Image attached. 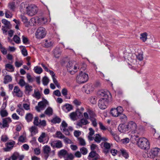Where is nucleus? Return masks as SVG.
Segmentation results:
<instances>
[{
  "mask_svg": "<svg viewBox=\"0 0 160 160\" xmlns=\"http://www.w3.org/2000/svg\"><path fill=\"white\" fill-rule=\"evenodd\" d=\"M156 157H160V149L158 148H153L147 153V157L154 159Z\"/></svg>",
  "mask_w": 160,
  "mask_h": 160,
  "instance_id": "obj_5",
  "label": "nucleus"
},
{
  "mask_svg": "<svg viewBox=\"0 0 160 160\" xmlns=\"http://www.w3.org/2000/svg\"><path fill=\"white\" fill-rule=\"evenodd\" d=\"M119 131L121 132L124 133L128 131L127 125L120 124L118 127Z\"/></svg>",
  "mask_w": 160,
  "mask_h": 160,
  "instance_id": "obj_19",
  "label": "nucleus"
},
{
  "mask_svg": "<svg viewBox=\"0 0 160 160\" xmlns=\"http://www.w3.org/2000/svg\"><path fill=\"white\" fill-rule=\"evenodd\" d=\"M103 146L106 150H105L104 152L106 153L108 152V149L110 148L111 146L109 143L105 142L103 143Z\"/></svg>",
  "mask_w": 160,
  "mask_h": 160,
  "instance_id": "obj_42",
  "label": "nucleus"
},
{
  "mask_svg": "<svg viewBox=\"0 0 160 160\" xmlns=\"http://www.w3.org/2000/svg\"><path fill=\"white\" fill-rule=\"evenodd\" d=\"M32 118L33 115L32 113H29L26 114L25 116V119L28 122H31L32 121Z\"/></svg>",
  "mask_w": 160,
  "mask_h": 160,
  "instance_id": "obj_38",
  "label": "nucleus"
},
{
  "mask_svg": "<svg viewBox=\"0 0 160 160\" xmlns=\"http://www.w3.org/2000/svg\"><path fill=\"white\" fill-rule=\"evenodd\" d=\"M79 141V144L82 146H84L85 145L86 143L84 139L83 138L79 137L78 138Z\"/></svg>",
  "mask_w": 160,
  "mask_h": 160,
  "instance_id": "obj_44",
  "label": "nucleus"
},
{
  "mask_svg": "<svg viewBox=\"0 0 160 160\" xmlns=\"http://www.w3.org/2000/svg\"><path fill=\"white\" fill-rule=\"evenodd\" d=\"M22 107L24 109L26 110H28L30 109V104L28 103H24Z\"/></svg>",
  "mask_w": 160,
  "mask_h": 160,
  "instance_id": "obj_63",
  "label": "nucleus"
},
{
  "mask_svg": "<svg viewBox=\"0 0 160 160\" xmlns=\"http://www.w3.org/2000/svg\"><path fill=\"white\" fill-rule=\"evenodd\" d=\"M88 75L85 72H81L76 78L77 82L79 83L85 82L88 79Z\"/></svg>",
  "mask_w": 160,
  "mask_h": 160,
  "instance_id": "obj_4",
  "label": "nucleus"
},
{
  "mask_svg": "<svg viewBox=\"0 0 160 160\" xmlns=\"http://www.w3.org/2000/svg\"><path fill=\"white\" fill-rule=\"evenodd\" d=\"M21 18L25 27H29L30 26V22L25 16H21Z\"/></svg>",
  "mask_w": 160,
  "mask_h": 160,
  "instance_id": "obj_24",
  "label": "nucleus"
},
{
  "mask_svg": "<svg viewBox=\"0 0 160 160\" xmlns=\"http://www.w3.org/2000/svg\"><path fill=\"white\" fill-rule=\"evenodd\" d=\"M96 159H100V157L98 154L96 152L94 151H92L89 154L88 156V158L89 159H90V158H94Z\"/></svg>",
  "mask_w": 160,
  "mask_h": 160,
  "instance_id": "obj_22",
  "label": "nucleus"
},
{
  "mask_svg": "<svg viewBox=\"0 0 160 160\" xmlns=\"http://www.w3.org/2000/svg\"><path fill=\"white\" fill-rule=\"evenodd\" d=\"M41 94L38 89H35L34 93L32 95V96L37 99H39L41 98Z\"/></svg>",
  "mask_w": 160,
  "mask_h": 160,
  "instance_id": "obj_26",
  "label": "nucleus"
},
{
  "mask_svg": "<svg viewBox=\"0 0 160 160\" xmlns=\"http://www.w3.org/2000/svg\"><path fill=\"white\" fill-rule=\"evenodd\" d=\"M50 144L53 148H61L62 147V143L61 141L58 140H51Z\"/></svg>",
  "mask_w": 160,
  "mask_h": 160,
  "instance_id": "obj_15",
  "label": "nucleus"
},
{
  "mask_svg": "<svg viewBox=\"0 0 160 160\" xmlns=\"http://www.w3.org/2000/svg\"><path fill=\"white\" fill-rule=\"evenodd\" d=\"M19 157V153L17 152H15L11 157L12 160H16Z\"/></svg>",
  "mask_w": 160,
  "mask_h": 160,
  "instance_id": "obj_52",
  "label": "nucleus"
},
{
  "mask_svg": "<svg viewBox=\"0 0 160 160\" xmlns=\"http://www.w3.org/2000/svg\"><path fill=\"white\" fill-rule=\"evenodd\" d=\"M29 131L31 133V136H33L38 132V128L34 126H33L29 128Z\"/></svg>",
  "mask_w": 160,
  "mask_h": 160,
  "instance_id": "obj_20",
  "label": "nucleus"
},
{
  "mask_svg": "<svg viewBox=\"0 0 160 160\" xmlns=\"http://www.w3.org/2000/svg\"><path fill=\"white\" fill-rule=\"evenodd\" d=\"M12 122L11 119L10 117L3 118L2 119V127L1 128H8L9 126V124Z\"/></svg>",
  "mask_w": 160,
  "mask_h": 160,
  "instance_id": "obj_16",
  "label": "nucleus"
},
{
  "mask_svg": "<svg viewBox=\"0 0 160 160\" xmlns=\"http://www.w3.org/2000/svg\"><path fill=\"white\" fill-rule=\"evenodd\" d=\"M2 22L6 27H8L10 24V22L5 19H3L2 20Z\"/></svg>",
  "mask_w": 160,
  "mask_h": 160,
  "instance_id": "obj_54",
  "label": "nucleus"
},
{
  "mask_svg": "<svg viewBox=\"0 0 160 160\" xmlns=\"http://www.w3.org/2000/svg\"><path fill=\"white\" fill-rule=\"evenodd\" d=\"M49 82V79L46 76H44L42 79L43 84L45 85H47Z\"/></svg>",
  "mask_w": 160,
  "mask_h": 160,
  "instance_id": "obj_48",
  "label": "nucleus"
},
{
  "mask_svg": "<svg viewBox=\"0 0 160 160\" xmlns=\"http://www.w3.org/2000/svg\"><path fill=\"white\" fill-rule=\"evenodd\" d=\"M16 111L19 115L21 116H23L25 113V111L23 108L17 109Z\"/></svg>",
  "mask_w": 160,
  "mask_h": 160,
  "instance_id": "obj_46",
  "label": "nucleus"
},
{
  "mask_svg": "<svg viewBox=\"0 0 160 160\" xmlns=\"http://www.w3.org/2000/svg\"><path fill=\"white\" fill-rule=\"evenodd\" d=\"M27 78L29 82H33L34 80L33 78L29 73L27 74Z\"/></svg>",
  "mask_w": 160,
  "mask_h": 160,
  "instance_id": "obj_60",
  "label": "nucleus"
},
{
  "mask_svg": "<svg viewBox=\"0 0 160 160\" xmlns=\"http://www.w3.org/2000/svg\"><path fill=\"white\" fill-rule=\"evenodd\" d=\"M52 109L50 107H48L45 111V114L48 116L52 115Z\"/></svg>",
  "mask_w": 160,
  "mask_h": 160,
  "instance_id": "obj_37",
  "label": "nucleus"
},
{
  "mask_svg": "<svg viewBox=\"0 0 160 160\" xmlns=\"http://www.w3.org/2000/svg\"><path fill=\"white\" fill-rule=\"evenodd\" d=\"M12 77L9 75H7L4 77L3 82L4 84H7L12 81Z\"/></svg>",
  "mask_w": 160,
  "mask_h": 160,
  "instance_id": "obj_29",
  "label": "nucleus"
},
{
  "mask_svg": "<svg viewBox=\"0 0 160 160\" xmlns=\"http://www.w3.org/2000/svg\"><path fill=\"white\" fill-rule=\"evenodd\" d=\"M53 137L60 139L65 138L64 135L60 131H57L56 134L53 135Z\"/></svg>",
  "mask_w": 160,
  "mask_h": 160,
  "instance_id": "obj_36",
  "label": "nucleus"
},
{
  "mask_svg": "<svg viewBox=\"0 0 160 160\" xmlns=\"http://www.w3.org/2000/svg\"><path fill=\"white\" fill-rule=\"evenodd\" d=\"M8 139V138L6 135H2L1 137V140L3 142H6Z\"/></svg>",
  "mask_w": 160,
  "mask_h": 160,
  "instance_id": "obj_61",
  "label": "nucleus"
},
{
  "mask_svg": "<svg viewBox=\"0 0 160 160\" xmlns=\"http://www.w3.org/2000/svg\"><path fill=\"white\" fill-rule=\"evenodd\" d=\"M15 144V142L12 141L8 142L7 143V148H5L6 151H8L12 149Z\"/></svg>",
  "mask_w": 160,
  "mask_h": 160,
  "instance_id": "obj_23",
  "label": "nucleus"
},
{
  "mask_svg": "<svg viewBox=\"0 0 160 160\" xmlns=\"http://www.w3.org/2000/svg\"><path fill=\"white\" fill-rule=\"evenodd\" d=\"M46 34V32L45 28L42 27H39L37 29L35 33L36 38L38 39H41L44 38Z\"/></svg>",
  "mask_w": 160,
  "mask_h": 160,
  "instance_id": "obj_7",
  "label": "nucleus"
},
{
  "mask_svg": "<svg viewBox=\"0 0 160 160\" xmlns=\"http://www.w3.org/2000/svg\"><path fill=\"white\" fill-rule=\"evenodd\" d=\"M94 140L96 142L99 143L101 140V137L100 135L98 134H96Z\"/></svg>",
  "mask_w": 160,
  "mask_h": 160,
  "instance_id": "obj_47",
  "label": "nucleus"
},
{
  "mask_svg": "<svg viewBox=\"0 0 160 160\" xmlns=\"http://www.w3.org/2000/svg\"><path fill=\"white\" fill-rule=\"evenodd\" d=\"M72 103L77 107L80 105L81 103V101L79 100L76 98L74 99L72 102Z\"/></svg>",
  "mask_w": 160,
  "mask_h": 160,
  "instance_id": "obj_50",
  "label": "nucleus"
},
{
  "mask_svg": "<svg viewBox=\"0 0 160 160\" xmlns=\"http://www.w3.org/2000/svg\"><path fill=\"white\" fill-rule=\"evenodd\" d=\"M122 155L126 159H127L129 157L128 153L126 150H121Z\"/></svg>",
  "mask_w": 160,
  "mask_h": 160,
  "instance_id": "obj_51",
  "label": "nucleus"
},
{
  "mask_svg": "<svg viewBox=\"0 0 160 160\" xmlns=\"http://www.w3.org/2000/svg\"><path fill=\"white\" fill-rule=\"evenodd\" d=\"M33 70L35 72L38 74H40L43 71L42 68L41 67L38 66L35 67L34 68Z\"/></svg>",
  "mask_w": 160,
  "mask_h": 160,
  "instance_id": "obj_30",
  "label": "nucleus"
},
{
  "mask_svg": "<svg viewBox=\"0 0 160 160\" xmlns=\"http://www.w3.org/2000/svg\"><path fill=\"white\" fill-rule=\"evenodd\" d=\"M89 123L87 119L82 118L81 119L80 122H78L77 125L78 126L82 127V125H85Z\"/></svg>",
  "mask_w": 160,
  "mask_h": 160,
  "instance_id": "obj_25",
  "label": "nucleus"
},
{
  "mask_svg": "<svg viewBox=\"0 0 160 160\" xmlns=\"http://www.w3.org/2000/svg\"><path fill=\"white\" fill-rule=\"evenodd\" d=\"M80 151L81 152V153L84 155L88 153V151L87 149L84 147H82L80 149Z\"/></svg>",
  "mask_w": 160,
  "mask_h": 160,
  "instance_id": "obj_57",
  "label": "nucleus"
},
{
  "mask_svg": "<svg viewBox=\"0 0 160 160\" xmlns=\"http://www.w3.org/2000/svg\"><path fill=\"white\" fill-rule=\"evenodd\" d=\"M136 55L137 58L140 61H142L143 59V52L141 50Z\"/></svg>",
  "mask_w": 160,
  "mask_h": 160,
  "instance_id": "obj_40",
  "label": "nucleus"
},
{
  "mask_svg": "<svg viewBox=\"0 0 160 160\" xmlns=\"http://www.w3.org/2000/svg\"><path fill=\"white\" fill-rule=\"evenodd\" d=\"M38 8L34 4H31L28 6L26 13L28 15L32 16L35 15L37 12Z\"/></svg>",
  "mask_w": 160,
  "mask_h": 160,
  "instance_id": "obj_6",
  "label": "nucleus"
},
{
  "mask_svg": "<svg viewBox=\"0 0 160 160\" xmlns=\"http://www.w3.org/2000/svg\"><path fill=\"white\" fill-rule=\"evenodd\" d=\"M58 154L59 156H61L64 158H66L68 155V152L66 150L62 149L59 152Z\"/></svg>",
  "mask_w": 160,
  "mask_h": 160,
  "instance_id": "obj_33",
  "label": "nucleus"
},
{
  "mask_svg": "<svg viewBox=\"0 0 160 160\" xmlns=\"http://www.w3.org/2000/svg\"><path fill=\"white\" fill-rule=\"evenodd\" d=\"M118 116L119 117L120 119L122 120L126 121L127 120V116L125 114H122V113L120 114Z\"/></svg>",
  "mask_w": 160,
  "mask_h": 160,
  "instance_id": "obj_59",
  "label": "nucleus"
},
{
  "mask_svg": "<svg viewBox=\"0 0 160 160\" xmlns=\"http://www.w3.org/2000/svg\"><path fill=\"white\" fill-rule=\"evenodd\" d=\"M137 144L138 147L142 149H148L150 147L148 140L145 138H140L137 142Z\"/></svg>",
  "mask_w": 160,
  "mask_h": 160,
  "instance_id": "obj_3",
  "label": "nucleus"
},
{
  "mask_svg": "<svg viewBox=\"0 0 160 160\" xmlns=\"http://www.w3.org/2000/svg\"><path fill=\"white\" fill-rule=\"evenodd\" d=\"M54 44V42L51 40H46L45 43V45L47 47L52 46Z\"/></svg>",
  "mask_w": 160,
  "mask_h": 160,
  "instance_id": "obj_35",
  "label": "nucleus"
},
{
  "mask_svg": "<svg viewBox=\"0 0 160 160\" xmlns=\"http://www.w3.org/2000/svg\"><path fill=\"white\" fill-rule=\"evenodd\" d=\"M79 114V116H80L82 113L79 111H77V112H73L70 113V117L72 120L73 121H75L76 120V116Z\"/></svg>",
  "mask_w": 160,
  "mask_h": 160,
  "instance_id": "obj_21",
  "label": "nucleus"
},
{
  "mask_svg": "<svg viewBox=\"0 0 160 160\" xmlns=\"http://www.w3.org/2000/svg\"><path fill=\"white\" fill-rule=\"evenodd\" d=\"M26 138L25 135H21L18 138V141L22 142H26Z\"/></svg>",
  "mask_w": 160,
  "mask_h": 160,
  "instance_id": "obj_45",
  "label": "nucleus"
},
{
  "mask_svg": "<svg viewBox=\"0 0 160 160\" xmlns=\"http://www.w3.org/2000/svg\"><path fill=\"white\" fill-rule=\"evenodd\" d=\"M62 108L65 112H68L72 110L73 107L71 104L66 103L62 107Z\"/></svg>",
  "mask_w": 160,
  "mask_h": 160,
  "instance_id": "obj_18",
  "label": "nucleus"
},
{
  "mask_svg": "<svg viewBox=\"0 0 160 160\" xmlns=\"http://www.w3.org/2000/svg\"><path fill=\"white\" fill-rule=\"evenodd\" d=\"M42 149L45 158H47L49 156V154L51 150V148L49 146L46 145L42 147Z\"/></svg>",
  "mask_w": 160,
  "mask_h": 160,
  "instance_id": "obj_17",
  "label": "nucleus"
},
{
  "mask_svg": "<svg viewBox=\"0 0 160 160\" xmlns=\"http://www.w3.org/2000/svg\"><path fill=\"white\" fill-rule=\"evenodd\" d=\"M5 68L9 70H7L10 72H13L14 71V68L12 65L10 64H7L5 65Z\"/></svg>",
  "mask_w": 160,
  "mask_h": 160,
  "instance_id": "obj_41",
  "label": "nucleus"
},
{
  "mask_svg": "<svg viewBox=\"0 0 160 160\" xmlns=\"http://www.w3.org/2000/svg\"><path fill=\"white\" fill-rule=\"evenodd\" d=\"M61 121L60 118L58 117H55L52 120V122L54 123H59Z\"/></svg>",
  "mask_w": 160,
  "mask_h": 160,
  "instance_id": "obj_58",
  "label": "nucleus"
},
{
  "mask_svg": "<svg viewBox=\"0 0 160 160\" xmlns=\"http://www.w3.org/2000/svg\"><path fill=\"white\" fill-rule=\"evenodd\" d=\"M13 39L14 41L17 43H19L20 42V38L17 35H15L13 38Z\"/></svg>",
  "mask_w": 160,
  "mask_h": 160,
  "instance_id": "obj_56",
  "label": "nucleus"
},
{
  "mask_svg": "<svg viewBox=\"0 0 160 160\" xmlns=\"http://www.w3.org/2000/svg\"><path fill=\"white\" fill-rule=\"evenodd\" d=\"M48 104V101L44 99L38 103V106L36 107V109L37 111L39 112L41 110H43Z\"/></svg>",
  "mask_w": 160,
  "mask_h": 160,
  "instance_id": "obj_12",
  "label": "nucleus"
},
{
  "mask_svg": "<svg viewBox=\"0 0 160 160\" xmlns=\"http://www.w3.org/2000/svg\"><path fill=\"white\" fill-rule=\"evenodd\" d=\"M68 124L64 121H63L61 123L60 127V129L61 130L64 129L65 128H67Z\"/></svg>",
  "mask_w": 160,
  "mask_h": 160,
  "instance_id": "obj_53",
  "label": "nucleus"
},
{
  "mask_svg": "<svg viewBox=\"0 0 160 160\" xmlns=\"http://www.w3.org/2000/svg\"><path fill=\"white\" fill-rule=\"evenodd\" d=\"M39 122L40 121H39L38 118L37 117H36L34 118V121L33 122V123L34 125H36L37 126H38L39 125Z\"/></svg>",
  "mask_w": 160,
  "mask_h": 160,
  "instance_id": "obj_64",
  "label": "nucleus"
},
{
  "mask_svg": "<svg viewBox=\"0 0 160 160\" xmlns=\"http://www.w3.org/2000/svg\"><path fill=\"white\" fill-rule=\"evenodd\" d=\"M8 111L4 108H2L0 110V115L2 117H6L8 115Z\"/></svg>",
  "mask_w": 160,
  "mask_h": 160,
  "instance_id": "obj_28",
  "label": "nucleus"
},
{
  "mask_svg": "<svg viewBox=\"0 0 160 160\" xmlns=\"http://www.w3.org/2000/svg\"><path fill=\"white\" fill-rule=\"evenodd\" d=\"M25 91L27 94L29 95L30 93L32 91V87L28 84L27 83L25 86Z\"/></svg>",
  "mask_w": 160,
  "mask_h": 160,
  "instance_id": "obj_27",
  "label": "nucleus"
},
{
  "mask_svg": "<svg viewBox=\"0 0 160 160\" xmlns=\"http://www.w3.org/2000/svg\"><path fill=\"white\" fill-rule=\"evenodd\" d=\"M19 84L22 87L26 85L27 84L23 79H20L18 82Z\"/></svg>",
  "mask_w": 160,
  "mask_h": 160,
  "instance_id": "obj_62",
  "label": "nucleus"
},
{
  "mask_svg": "<svg viewBox=\"0 0 160 160\" xmlns=\"http://www.w3.org/2000/svg\"><path fill=\"white\" fill-rule=\"evenodd\" d=\"M62 94L64 96L65 98L67 99H70V96H67L68 94V90L66 88H63L61 91Z\"/></svg>",
  "mask_w": 160,
  "mask_h": 160,
  "instance_id": "obj_39",
  "label": "nucleus"
},
{
  "mask_svg": "<svg viewBox=\"0 0 160 160\" xmlns=\"http://www.w3.org/2000/svg\"><path fill=\"white\" fill-rule=\"evenodd\" d=\"M12 93L14 96H16L18 97H22L23 94L22 91L20 90L18 86H15Z\"/></svg>",
  "mask_w": 160,
  "mask_h": 160,
  "instance_id": "obj_14",
  "label": "nucleus"
},
{
  "mask_svg": "<svg viewBox=\"0 0 160 160\" xmlns=\"http://www.w3.org/2000/svg\"><path fill=\"white\" fill-rule=\"evenodd\" d=\"M140 39L143 42H145L147 38V33L146 32H144L140 34Z\"/></svg>",
  "mask_w": 160,
  "mask_h": 160,
  "instance_id": "obj_43",
  "label": "nucleus"
},
{
  "mask_svg": "<svg viewBox=\"0 0 160 160\" xmlns=\"http://www.w3.org/2000/svg\"><path fill=\"white\" fill-rule=\"evenodd\" d=\"M98 97L100 98L109 99L111 97L110 92L103 90H99L97 92Z\"/></svg>",
  "mask_w": 160,
  "mask_h": 160,
  "instance_id": "obj_8",
  "label": "nucleus"
},
{
  "mask_svg": "<svg viewBox=\"0 0 160 160\" xmlns=\"http://www.w3.org/2000/svg\"><path fill=\"white\" fill-rule=\"evenodd\" d=\"M68 71L72 74H74L79 68V65L75 61H69L67 65Z\"/></svg>",
  "mask_w": 160,
  "mask_h": 160,
  "instance_id": "obj_1",
  "label": "nucleus"
},
{
  "mask_svg": "<svg viewBox=\"0 0 160 160\" xmlns=\"http://www.w3.org/2000/svg\"><path fill=\"white\" fill-rule=\"evenodd\" d=\"M8 7L11 10L13 11L15 8L14 3L13 2L9 3L8 5Z\"/></svg>",
  "mask_w": 160,
  "mask_h": 160,
  "instance_id": "obj_55",
  "label": "nucleus"
},
{
  "mask_svg": "<svg viewBox=\"0 0 160 160\" xmlns=\"http://www.w3.org/2000/svg\"><path fill=\"white\" fill-rule=\"evenodd\" d=\"M109 99L100 98L99 100L98 105L99 107L102 109L106 108Z\"/></svg>",
  "mask_w": 160,
  "mask_h": 160,
  "instance_id": "obj_13",
  "label": "nucleus"
},
{
  "mask_svg": "<svg viewBox=\"0 0 160 160\" xmlns=\"http://www.w3.org/2000/svg\"><path fill=\"white\" fill-rule=\"evenodd\" d=\"M97 98L95 96H92L89 99V100L92 104H95L96 103Z\"/></svg>",
  "mask_w": 160,
  "mask_h": 160,
  "instance_id": "obj_49",
  "label": "nucleus"
},
{
  "mask_svg": "<svg viewBox=\"0 0 160 160\" xmlns=\"http://www.w3.org/2000/svg\"><path fill=\"white\" fill-rule=\"evenodd\" d=\"M5 14L7 18H11L12 17L13 14L12 12L7 9H5Z\"/></svg>",
  "mask_w": 160,
  "mask_h": 160,
  "instance_id": "obj_34",
  "label": "nucleus"
},
{
  "mask_svg": "<svg viewBox=\"0 0 160 160\" xmlns=\"http://www.w3.org/2000/svg\"><path fill=\"white\" fill-rule=\"evenodd\" d=\"M49 139V137L47 133L42 132L38 139V141L40 143L44 144L47 143Z\"/></svg>",
  "mask_w": 160,
  "mask_h": 160,
  "instance_id": "obj_11",
  "label": "nucleus"
},
{
  "mask_svg": "<svg viewBox=\"0 0 160 160\" xmlns=\"http://www.w3.org/2000/svg\"><path fill=\"white\" fill-rule=\"evenodd\" d=\"M123 110L122 107L118 106L116 108L112 109L111 110V113L112 116L117 117L121 113H123Z\"/></svg>",
  "mask_w": 160,
  "mask_h": 160,
  "instance_id": "obj_10",
  "label": "nucleus"
},
{
  "mask_svg": "<svg viewBox=\"0 0 160 160\" xmlns=\"http://www.w3.org/2000/svg\"><path fill=\"white\" fill-rule=\"evenodd\" d=\"M94 90V86L91 83H88L84 85L82 88V90L87 94H90Z\"/></svg>",
  "mask_w": 160,
  "mask_h": 160,
  "instance_id": "obj_9",
  "label": "nucleus"
},
{
  "mask_svg": "<svg viewBox=\"0 0 160 160\" xmlns=\"http://www.w3.org/2000/svg\"><path fill=\"white\" fill-rule=\"evenodd\" d=\"M128 130L132 134H139L140 133V128L138 127L137 124L133 121H131L128 123L127 125Z\"/></svg>",
  "mask_w": 160,
  "mask_h": 160,
  "instance_id": "obj_2",
  "label": "nucleus"
},
{
  "mask_svg": "<svg viewBox=\"0 0 160 160\" xmlns=\"http://www.w3.org/2000/svg\"><path fill=\"white\" fill-rule=\"evenodd\" d=\"M28 6V5L27 4L26 2H23L22 3L20 7V11L21 12H23L26 9L27 10Z\"/></svg>",
  "mask_w": 160,
  "mask_h": 160,
  "instance_id": "obj_32",
  "label": "nucleus"
},
{
  "mask_svg": "<svg viewBox=\"0 0 160 160\" xmlns=\"http://www.w3.org/2000/svg\"><path fill=\"white\" fill-rule=\"evenodd\" d=\"M89 130L90 132L89 133V135L88 137V138L90 141H92L93 139L92 136L94 133V131L92 128H89Z\"/></svg>",
  "mask_w": 160,
  "mask_h": 160,
  "instance_id": "obj_31",
  "label": "nucleus"
}]
</instances>
